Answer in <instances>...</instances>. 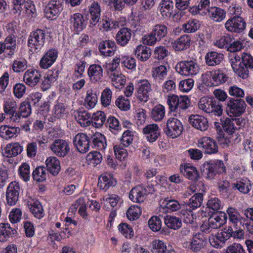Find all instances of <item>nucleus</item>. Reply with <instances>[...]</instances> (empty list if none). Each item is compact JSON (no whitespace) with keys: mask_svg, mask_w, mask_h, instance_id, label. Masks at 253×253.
<instances>
[{"mask_svg":"<svg viewBox=\"0 0 253 253\" xmlns=\"http://www.w3.org/2000/svg\"><path fill=\"white\" fill-rule=\"evenodd\" d=\"M45 31L37 29L30 33L28 39V46L33 53L40 52L43 47L45 41Z\"/></svg>","mask_w":253,"mask_h":253,"instance_id":"1","label":"nucleus"},{"mask_svg":"<svg viewBox=\"0 0 253 253\" xmlns=\"http://www.w3.org/2000/svg\"><path fill=\"white\" fill-rule=\"evenodd\" d=\"M175 70L179 74L184 76H193L198 74L200 68L196 61L182 60L177 63Z\"/></svg>","mask_w":253,"mask_h":253,"instance_id":"2","label":"nucleus"},{"mask_svg":"<svg viewBox=\"0 0 253 253\" xmlns=\"http://www.w3.org/2000/svg\"><path fill=\"white\" fill-rule=\"evenodd\" d=\"M246 108V104L244 100L230 98L227 102L226 112L231 117H239L245 112Z\"/></svg>","mask_w":253,"mask_h":253,"instance_id":"3","label":"nucleus"},{"mask_svg":"<svg viewBox=\"0 0 253 253\" xmlns=\"http://www.w3.org/2000/svg\"><path fill=\"white\" fill-rule=\"evenodd\" d=\"M167 103L171 112H176L178 110L187 109L190 105V100L187 96L178 97L172 94L168 96Z\"/></svg>","mask_w":253,"mask_h":253,"instance_id":"4","label":"nucleus"},{"mask_svg":"<svg viewBox=\"0 0 253 253\" xmlns=\"http://www.w3.org/2000/svg\"><path fill=\"white\" fill-rule=\"evenodd\" d=\"M224 26L229 32L241 33L246 29V22L241 16H233L226 21Z\"/></svg>","mask_w":253,"mask_h":253,"instance_id":"5","label":"nucleus"},{"mask_svg":"<svg viewBox=\"0 0 253 253\" xmlns=\"http://www.w3.org/2000/svg\"><path fill=\"white\" fill-rule=\"evenodd\" d=\"M154 191L153 186H148L147 188L138 185L132 188L129 192V199L135 203H142L146 199V195Z\"/></svg>","mask_w":253,"mask_h":253,"instance_id":"6","label":"nucleus"},{"mask_svg":"<svg viewBox=\"0 0 253 253\" xmlns=\"http://www.w3.org/2000/svg\"><path fill=\"white\" fill-rule=\"evenodd\" d=\"M221 125L224 130L228 134L232 135L229 142H234L237 143L241 140L240 136L236 131L239 129V127L234 125L233 119L225 118L221 119Z\"/></svg>","mask_w":253,"mask_h":253,"instance_id":"7","label":"nucleus"},{"mask_svg":"<svg viewBox=\"0 0 253 253\" xmlns=\"http://www.w3.org/2000/svg\"><path fill=\"white\" fill-rule=\"evenodd\" d=\"M183 130L181 122L176 118H170L167 122V127L165 129L166 134L172 138L179 136Z\"/></svg>","mask_w":253,"mask_h":253,"instance_id":"8","label":"nucleus"},{"mask_svg":"<svg viewBox=\"0 0 253 253\" xmlns=\"http://www.w3.org/2000/svg\"><path fill=\"white\" fill-rule=\"evenodd\" d=\"M20 191V185L16 181H12L8 184L5 196L6 203L9 206H14L16 204L19 199Z\"/></svg>","mask_w":253,"mask_h":253,"instance_id":"9","label":"nucleus"},{"mask_svg":"<svg viewBox=\"0 0 253 253\" xmlns=\"http://www.w3.org/2000/svg\"><path fill=\"white\" fill-rule=\"evenodd\" d=\"M205 243L203 235L198 232L193 234L190 241L184 242L183 246L194 253H198L204 248Z\"/></svg>","mask_w":253,"mask_h":253,"instance_id":"10","label":"nucleus"},{"mask_svg":"<svg viewBox=\"0 0 253 253\" xmlns=\"http://www.w3.org/2000/svg\"><path fill=\"white\" fill-rule=\"evenodd\" d=\"M152 89L149 82L147 80H141L138 82L137 97L141 101L147 102L149 99L150 92Z\"/></svg>","mask_w":253,"mask_h":253,"instance_id":"11","label":"nucleus"},{"mask_svg":"<svg viewBox=\"0 0 253 253\" xmlns=\"http://www.w3.org/2000/svg\"><path fill=\"white\" fill-rule=\"evenodd\" d=\"M51 151L56 156L64 157L70 151L69 143L63 139H56L50 146Z\"/></svg>","mask_w":253,"mask_h":253,"instance_id":"12","label":"nucleus"},{"mask_svg":"<svg viewBox=\"0 0 253 253\" xmlns=\"http://www.w3.org/2000/svg\"><path fill=\"white\" fill-rule=\"evenodd\" d=\"M74 144L78 151L81 153H85L89 150V138L84 133L77 134L74 139Z\"/></svg>","mask_w":253,"mask_h":253,"instance_id":"13","label":"nucleus"},{"mask_svg":"<svg viewBox=\"0 0 253 253\" xmlns=\"http://www.w3.org/2000/svg\"><path fill=\"white\" fill-rule=\"evenodd\" d=\"M227 212L229 216V220L235 229L244 226V222L246 220L241 216L236 209L229 207L227 210Z\"/></svg>","mask_w":253,"mask_h":253,"instance_id":"14","label":"nucleus"},{"mask_svg":"<svg viewBox=\"0 0 253 253\" xmlns=\"http://www.w3.org/2000/svg\"><path fill=\"white\" fill-rule=\"evenodd\" d=\"M199 147L202 148L204 153L214 154L218 151V146L215 141L209 137H203L199 142Z\"/></svg>","mask_w":253,"mask_h":253,"instance_id":"15","label":"nucleus"},{"mask_svg":"<svg viewBox=\"0 0 253 253\" xmlns=\"http://www.w3.org/2000/svg\"><path fill=\"white\" fill-rule=\"evenodd\" d=\"M41 78L40 72L34 69L27 70L23 75V81L28 85L34 87L40 82Z\"/></svg>","mask_w":253,"mask_h":253,"instance_id":"16","label":"nucleus"},{"mask_svg":"<svg viewBox=\"0 0 253 253\" xmlns=\"http://www.w3.org/2000/svg\"><path fill=\"white\" fill-rule=\"evenodd\" d=\"M58 55V51L55 49L48 50L41 58L40 66L42 69L49 68L56 61Z\"/></svg>","mask_w":253,"mask_h":253,"instance_id":"17","label":"nucleus"},{"mask_svg":"<svg viewBox=\"0 0 253 253\" xmlns=\"http://www.w3.org/2000/svg\"><path fill=\"white\" fill-rule=\"evenodd\" d=\"M189 122L193 127L201 131L207 130L209 127L207 119L203 116L192 115L189 118Z\"/></svg>","mask_w":253,"mask_h":253,"instance_id":"18","label":"nucleus"},{"mask_svg":"<svg viewBox=\"0 0 253 253\" xmlns=\"http://www.w3.org/2000/svg\"><path fill=\"white\" fill-rule=\"evenodd\" d=\"M58 77V71L56 69L49 70L42 79L41 88L43 91L49 89L55 83Z\"/></svg>","mask_w":253,"mask_h":253,"instance_id":"19","label":"nucleus"},{"mask_svg":"<svg viewBox=\"0 0 253 253\" xmlns=\"http://www.w3.org/2000/svg\"><path fill=\"white\" fill-rule=\"evenodd\" d=\"M143 132L147 140L150 142L155 141L160 134L159 127L156 124L148 125L143 128Z\"/></svg>","mask_w":253,"mask_h":253,"instance_id":"20","label":"nucleus"},{"mask_svg":"<svg viewBox=\"0 0 253 253\" xmlns=\"http://www.w3.org/2000/svg\"><path fill=\"white\" fill-rule=\"evenodd\" d=\"M180 171L182 174L191 180L196 181L199 178V174L196 168L189 164L181 165Z\"/></svg>","mask_w":253,"mask_h":253,"instance_id":"21","label":"nucleus"},{"mask_svg":"<svg viewBox=\"0 0 253 253\" xmlns=\"http://www.w3.org/2000/svg\"><path fill=\"white\" fill-rule=\"evenodd\" d=\"M98 48L102 55L111 56L114 54L116 45L114 41L105 40L100 42Z\"/></svg>","mask_w":253,"mask_h":253,"instance_id":"22","label":"nucleus"},{"mask_svg":"<svg viewBox=\"0 0 253 253\" xmlns=\"http://www.w3.org/2000/svg\"><path fill=\"white\" fill-rule=\"evenodd\" d=\"M69 21L74 30L76 32L82 31L86 26L84 15L80 13H76L71 15Z\"/></svg>","mask_w":253,"mask_h":253,"instance_id":"23","label":"nucleus"},{"mask_svg":"<svg viewBox=\"0 0 253 253\" xmlns=\"http://www.w3.org/2000/svg\"><path fill=\"white\" fill-rule=\"evenodd\" d=\"M88 11L90 15V24L95 25L100 19L101 8L99 3L95 0L91 1L88 6Z\"/></svg>","mask_w":253,"mask_h":253,"instance_id":"24","label":"nucleus"},{"mask_svg":"<svg viewBox=\"0 0 253 253\" xmlns=\"http://www.w3.org/2000/svg\"><path fill=\"white\" fill-rule=\"evenodd\" d=\"M131 37V30L127 28H123L118 32L115 39L118 44L124 46L128 43Z\"/></svg>","mask_w":253,"mask_h":253,"instance_id":"25","label":"nucleus"},{"mask_svg":"<svg viewBox=\"0 0 253 253\" xmlns=\"http://www.w3.org/2000/svg\"><path fill=\"white\" fill-rule=\"evenodd\" d=\"M87 74L91 81L93 82H99L103 77L102 68L98 64L91 65L88 69Z\"/></svg>","mask_w":253,"mask_h":253,"instance_id":"26","label":"nucleus"},{"mask_svg":"<svg viewBox=\"0 0 253 253\" xmlns=\"http://www.w3.org/2000/svg\"><path fill=\"white\" fill-rule=\"evenodd\" d=\"M16 233V230L11 227L7 223H0V242L6 241Z\"/></svg>","mask_w":253,"mask_h":253,"instance_id":"27","label":"nucleus"},{"mask_svg":"<svg viewBox=\"0 0 253 253\" xmlns=\"http://www.w3.org/2000/svg\"><path fill=\"white\" fill-rule=\"evenodd\" d=\"M228 239H229V236H227L224 232H220L215 235L211 234L209 238L210 244L215 248H221L222 244Z\"/></svg>","mask_w":253,"mask_h":253,"instance_id":"28","label":"nucleus"},{"mask_svg":"<svg viewBox=\"0 0 253 253\" xmlns=\"http://www.w3.org/2000/svg\"><path fill=\"white\" fill-rule=\"evenodd\" d=\"M191 39L189 36L184 35L180 36L172 43V47L176 51H181L188 48L190 45Z\"/></svg>","mask_w":253,"mask_h":253,"instance_id":"29","label":"nucleus"},{"mask_svg":"<svg viewBox=\"0 0 253 253\" xmlns=\"http://www.w3.org/2000/svg\"><path fill=\"white\" fill-rule=\"evenodd\" d=\"M47 170L52 175H57L60 170V164L58 159L55 157H49L46 161Z\"/></svg>","mask_w":253,"mask_h":253,"instance_id":"30","label":"nucleus"},{"mask_svg":"<svg viewBox=\"0 0 253 253\" xmlns=\"http://www.w3.org/2000/svg\"><path fill=\"white\" fill-rule=\"evenodd\" d=\"M27 204L31 212L35 217L40 219L44 216V210L41 204L38 201H29L27 202Z\"/></svg>","mask_w":253,"mask_h":253,"instance_id":"31","label":"nucleus"},{"mask_svg":"<svg viewBox=\"0 0 253 253\" xmlns=\"http://www.w3.org/2000/svg\"><path fill=\"white\" fill-rule=\"evenodd\" d=\"M160 6V11L164 17H170L173 14L174 5L171 0H162Z\"/></svg>","mask_w":253,"mask_h":253,"instance_id":"32","label":"nucleus"},{"mask_svg":"<svg viewBox=\"0 0 253 253\" xmlns=\"http://www.w3.org/2000/svg\"><path fill=\"white\" fill-rule=\"evenodd\" d=\"M20 128L18 127L1 126L0 127V136L5 139L14 138L20 133Z\"/></svg>","mask_w":253,"mask_h":253,"instance_id":"33","label":"nucleus"},{"mask_svg":"<svg viewBox=\"0 0 253 253\" xmlns=\"http://www.w3.org/2000/svg\"><path fill=\"white\" fill-rule=\"evenodd\" d=\"M23 148L18 143H11L7 144L4 149V155L6 157H13L20 154Z\"/></svg>","mask_w":253,"mask_h":253,"instance_id":"34","label":"nucleus"},{"mask_svg":"<svg viewBox=\"0 0 253 253\" xmlns=\"http://www.w3.org/2000/svg\"><path fill=\"white\" fill-rule=\"evenodd\" d=\"M168 74V69L166 66L160 65L153 68L152 70V77L155 82L161 83L166 78Z\"/></svg>","mask_w":253,"mask_h":253,"instance_id":"35","label":"nucleus"},{"mask_svg":"<svg viewBox=\"0 0 253 253\" xmlns=\"http://www.w3.org/2000/svg\"><path fill=\"white\" fill-rule=\"evenodd\" d=\"M223 58V54L214 51L209 52L205 56L206 64L211 66L219 64Z\"/></svg>","mask_w":253,"mask_h":253,"instance_id":"36","label":"nucleus"},{"mask_svg":"<svg viewBox=\"0 0 253 253\" xmlns=\"http://www.w3.org/2000/svg\"><path fill=\"white\" fill-rule=\"evenodd\" d=\"M152 252L153 253H175L173 249H167L166 245L160 240H155L152 242Z\"/></svg>","mask_w":253,"mask_h":253,"instance_id":"37","label":"nucleus"},{"mask_svg":"<svg viewBox=\"0 0 253 253\" xmlns=\"http://www.w3.org/2000/svg\"><path fill=\"white\" fill-rule=\"evenodd\" d=\"M3 43L5 44L6 50L8 51L6 53L7 56L11 57L14 55L16 48V36H8Z\"/></svg>","mask_w":253,"mask_h":253,"instance_id":"38","label":"nucleus"},{"mask_svg":"<svg viewBox=\"0 0 253 253\" xmlns=\"http://www.w3.org/2000/svg\"><path fill=\"white\" fill-rule=\"evenodd\" d=\"M207 14H208L211 19L215 22L222 21L226 16L225 11L220 7L216 6L211 7Z\"/></svg>","mask_w":253,"mask_h":253,"instance_id":"39","label":"nucleus"},{"mask_svg":"<svg viewBox=\"0 0 253 253\" xmlns=\"http://www.w3.org/2000/svg\"><path fill=\"white\" fill-rule=\"evenodd\" d=\"M165 107L161 104H157L152 108L151 118L155 122H161L165 116Z\"/></svg>","mask_w":253,"mask_h":253,"instance_id":"40","label":"nucleus"},{"mask_svg":"<svg viewBox=\"0 0 253 253\" xmlns=\"http://www.w3.org/2000/svg\"><path fill=\"white\" fill-rule=\"evenodd\" d=\"M134 53L137 59L141 61L147 60L151 54L150 48L141 44L136 47Z\"/></svg>","mask_w":253,"mask_h":253,"instance_id":"41","label":"nucleus"},{"mask_svg":"<svg viewBox=\"0 0 253 253\" xmlns=\"http://www.w3.org/2000/svg\"><path fill=\"white\" fill-rule=\"evenodd\" d=\"M36 13L35 6L32 1L28 0L24 6L21 8L20 13H16L23 17H34Z\"/></svg>","mask_w":253,"mask_h":253,"instance_id":"42","label":"nucleus"},{"mask_svg":"<svg viewBox=\"0 0 253 253\" xmlns=\"http://www.w3.org/2000/svg\"><path fill=\"white\" fill-rule=\"evenodd\" d=\"M115 184L116 181L110 175H103L98 178V187L100 189L106 191Z\"/></svg>","mask_w":253,"mask_h":253,"instance_id":"43","label":"nucleus"},{"mask_svg":"<svg viewBox=\"0 0 253 253\" xmlns=\"http://www.w3.org/2000/svg\"><path fill=\"white\" fill-rule=\"evenodd\" d=\"M92 138L95 148L100 150H103L105 149L107 143L104 135L100 132H96L92 135Z\"/></svg>","mask_w":253,"mask_h":253,"instance_id":"44","label":"nucleus"},{"mask_svg":"<svg viewBox=\"0 0 253 253\" xmlns=\"http://www.w3.org/2000/svg\"><path fill=\"white\" fill-rule=\"evenodd\" d=\"M151 31L154 35H155V37L160 41L167 35L168 28L165 24H157L152 27Z\"/></svg>","mask_w":253,"mask_h":253,"instance_id":"45","label":"nucleus"},{"mask_svg":"<svg viewBox=\"0 0 253 253\" xmlns=\"http://www.w3.org/2000/svg\"><path fill=\"white\" fill-rule=\"evenodd\" d=\"M90 115L86 111L79 110L76 115V119L77 122L80 124L82 126L85 127L90 124Z\"/></svg>","mask_w":253,"mask_h":253,"instance_id":"46","label":"nucleus"},{"mask_svg":"<svg viewBox=\"0 0 253 253\" xmlns=\"http://www.w3.org/2000/svg\"><path fill=\"white\" fill-rule=\"evenodd\" d=\"M166 225L169 228L176 230L182 225L181 220L176 216L167 215L164 218Z\"/></svg>","mask_w":253,"mask_h":253,"instance_id":"47","label":"nucleus"},{"mask_svg":"<svg viewBox=\"0 0 253 253\" xmlns=\"http://www.w3.org/2000/svg\"><path fill=\"white\" fill-rule=\"evenodd\" d=\"M225 215H219L217 214L212 215L208 219L213 230L220 228L225 223Z\"/></svg>","mask_w":253,"mask_h":253,"instance_id":"48","label":"nucleus"},{"mask_svg":"<svg viewBox=\"0 0 253 253\" xmlns=\"http://www.w3.org/2000/svg\"><path fill=\"white\" fill-rule=\"evenodd\" d=\"M232 187L233 189H238L241 193L246 194L250 191L251 188V184L249 180L243 179L233 183Z\"/></svg>","mask_w":253,"mask_h":253,"instance_id":"49","label":"nucleus"},{"mask_svg":"<svg viewBox=\"0 0 253 253\" xmlns=\"http://www.w3.org/2000/svg\"><path fill=\"white\" fill-rule=\"evenodd\" d=\"M52 113L54 118L58 119L63 118L68 114L65 106L61 103H58L54 105Z\"/></svg>","mask_w":253,"mask_h":253,"instance_id":"50","label":"nucleus"},{"mask_svg":"<svg viewBox=\"0 0 253 253\" xmlns=\"http://www.w3.org/2000/svg\"><path fill=\"white\" fill-rule=\"evenodd\" d=\"M27 67V60L24 58H21L14 60L12 65V70L15 73L23 72Z\"/></svg>","mask_w":253,"mask_h":253,"instance_id":"51","label":"nucleus"},{"mask_svg":"<svg viewBox=\"0 0 253 253\" xmlns=\"http://www.w3.org/2000/svg\"><path fill=\"white\" fill-rule=\"evenodd\" d=\"M109 78L111 80L113 85L116 88H122L126 84V77L121 73H116Z\"/></svg>","mask_w":253,"mask_h":253,"instance_id":"52","label":"nucleus"},{"mask_svg":"<svg viewBox=\"0 0 253 253\" xmlns=\"http://www.w3.org/2000/svg\"><path fill=\"white\" fill-rule=\"evenodd\" d=\"M17 105L13 99H7L4 101L3 110L5 114L8 116L14 114L17 111Z\"/></svg>","mask_w":253,"mask_h":253,"instance_id":"53","label":"nucleus"},{"mask_svg":"<svg viewBox=\"0 0 253 253\" xmlns=\"http://www.w3.org/2000/svg\"><path fill=\"white\" fill-rule=\"evenodd\" d=\"M203 200V194L200 193H196L190 199L187 206L191 210H194L201 206Z\"/></svg>","mask_w":253,"mask_h":253,"instance_id":"54","label":"nucleus"},{"mask_svg":"<svg viewBox=\"0 0 253 253\" xmlns=\"http://www.w3.org/2000/svg\"><path fill=\"white\" fill-rule=\"evenodd\" d=\"M97 100L96 93L87 91L84 100L85 106L88 109L94 108L97 102Z\"/></svg>","mask_w":253,"mask_h":253,"instance_id":"55","label":"nucleus"},{"mask_svg":"<svg viewBox=\"0 0 253 253\" xmlns=\"http://www.w3.org/2000/svg\"><path fill=\"white\" fill-rule=\"evenodd\" d=\"M199 21L197 19H190L182 25L185 32L191 33L196 32L200 27Z\"/></svg>","mask_w":253,"mask_h":253,"instance_id":"56","label":"nucleus"},{"mask_svg":"<svg viewBox=\"0 0 253 253\" xmlns=\"http://www.w3.org/2000/svg\"><path fill=\"white\" fill-rule=\"evenodd\" d=\"M120 62V59L118 57L115 58L111 63L107 64L106 65V72L107 76L110 77L116 73H119L117 70Z\"/></svg>","mask_w":253,"mask_h":253,"instance_id":"57","label":"nucleus"},{"mask_svg":"<svg viewBox=\"0 0 253 253\" xmlns=\"http://www.w3.org/2000/svg\"><path fill=\"white\" fill-rule=\"evenodd\" d=\"M212 79L216 84H221L225 83L228 79L226 75L220 70L212 71L211 73Z\"/></svg>","mask_w":253,"mask_h":253,"instance_id":"58","label":"nucleus"},{"mask_svg":"<svg viewBox=\"0 0 253 253\" xmlns=\"http://www.w3.org/2000/svg\"><path fill=\"white\" fill-rule=\"evenodd\" d=\"M201 172L207 179H212L215 176L211 161L206 162L202 165Z\"/></svg>","mask_w":253,"mask_h":253,"instance_id":"59","label":"nucleus"},{"mask_svg":"<svg viewBox=\"0 0 253 253\" xmlns=\"http://www.w3.org/2000/svg\"><path fill=\"white\" fill-rule=\"evenodd\" d=\"M106 120V116L104 112L97 111L94 113L92 117V123L96 127H100L103 126Z\"/></svg>","mask_w":253,"mask_h":253,"instance_id":"60","label":"nucleus"},{"mask_svg":"<svg viewBox=\"0 0 253 253\" xmlns=\"http://www.w3.org/2000/svg\"><path fill=\"white\" fill-rule=\"evenodd\" d=\"M102 159L101 153L97 151L90 152L86 156V160L89 164H92L94 166L100 164Z\"/></svg>","mask_w":253,"mask_h":253,"instance_id":"61","label":"nucleus"},{"mask_svg":"<svg viewBox=\"0 0 253 253\" xmlns=\"http://www.w3.org/2000/svg\"><path fill=\"white\" fill-rule=\"evenodd\" d=\"M222 112L223 109L221 104L214 98H212L210 105V114L220 116L222 114Z\"/></svg>","mask_w":253,"mask_h":253,"instance_id":"62","label":"nucleus"},{"mask_svg":"<svg viewBox=\"0 0 253 253\" xmlns=\"http://www.w3.org/2000/svg\"><path fill=\"white\" fill-rule=\"evenodd\" d=\"M141 213L140 208L137 206H131L126 211V216L130 220L138 219Z\"/></svg>","mask_w":253,"mask_h":253,"instance_id":"63","label":"nucleus"},{"mask_svg":"<svg viewBox=\"0 0 253 253\" xmlns=\"http://www.w3.org/2000/svg\"><path fill=\"white\" fill-rule=\"evenodd\" d=\"M32 176L34 180L42 182L46 179V172L44 167H38L33 172Z\"/></svg>","mask_w":253,"mask_h":253,"instance_id":"64","label":"nucleus"}]
</instances>
